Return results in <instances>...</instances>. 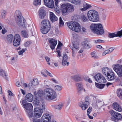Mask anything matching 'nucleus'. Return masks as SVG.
<instances>
[{
  "label": "nucleus",
  "mask_w": 122,
  "mask_h": 122,
  "mask_svg": "<svg viewBox=\"0 0 122 122\" xmlns=\"http://www.w3.org/2000/svg\"><path fill=\"white\" fill-rule=\"evenodd\" d=\"M44 97L48 101L55 99L57 97L56 92L51 88H48L44 89Z\"/></svg>",
  "instance_id": "f257e3e1"
},
{
  "label": "nucleus",
  "mask_w": 122,
  "mask_h": 122,
  "mask_svg": "<svg viewBox=\"0 0 122 122\" xmlns=\"http://www.w3.org/2000/svg\"><path fill=\"white\" fill-rule=\"evenodd\" d=\"M91 30L94 34L102 35L104 32L102 25L101 24H92L90 26Z\"/></svg>",
  "instance_id": "f03ea898"
},
{
  "label": "nucleus",
  "mask_w": 122,
  "mask_h": 122,
  "mask_svg": "<svg viewBox=\"0 0 122 122\" xmlns=\"http://www.w3.org/2000/svg\"><path fill=\"white\" fill-rule=\"evenodd\" d=\"M87 16L89 20L92 22H97L99 20L98 13L95 10H92L88 11L87 13Z\"/></svg>",
  "instance_id": "7ed1b4c3"
},
{
  "label": "nucleus",
  "mask_w": 122,
  "mask_h": 122,
  "mask_svg": "<svg viewBox=\"0 0 122 122\" xmlns=\"http://www.w3.org/2000/svg\"><path fill=\"white\" fill-rule=\"evenodd\" d=\"M50 24L48 20L44 19L41 22V30L43 34H47L50 30Z\"/></svg>",
  "instance_id": "20e7f679"
},
{
  "label": "nucleus",
  "mask_w": 122,
  "mask_h": 122,
  "mask_svg": "<svg viewBox=\"0 0 122 122\" xmlns=\"http://www.w3.org/2000/svg\"><path fill=\"white\" fill-rule=\"evenodd\" d=\"M61 10L62 15H65L67 13L73 12L74 10L72 5L69 3L64 4L61 5Z\"/></svg>",
  "instance_id": "39448f33"
},
{
  "label": "nucleus",
  "mask_w": 122,
  "mask_h": 122,
  "mask_svg": "<svg viewBox=\"0 0 122 122\" xmlns=\"http://www.w3.org/2000/svg\"><path fill=\"white\" fill-rule=\"evenodd\" d=\"M67 25L70 29L73 31L77 32L80 31L81 27L77 22H69L67 23Z\"/></svg>",
  "instance_id": "423d86ee"
},
{
  "label": "nucleus",
  "mask_w": 122,
  "mask_h": 122,
  "mask_svg": "<svg viewBox=\"0 0 122 122\" xmlns=\"http://www.w3.org/2000/svg\"><path fill=\"white\" fill-rule=\"evenodd\" d=\"M102 72L104 75L107 77V79L109 81L113 80L115 77L114 73L112 70L108 68H103L102 69Z\"/></svg>",
  "instance_id": "0eeeda50"
},
{
  "label": "nucleus",
  "mask_w": 122,
  "mask_h": 122,
  "mask_svg": "<svg viewBox=\"0 0 122 122\" xmlns=\"http://www.w3.org/2000/svg\"><path fill=\"white\" fill-rule=\"evenodd\" d=\"M33 104L35 107H39L40 108L45 109V105L44 100L40 97H37L35 98L33 102Z\"/></svg>",
  "instance_id": "6e6552de"
},
{
  "label": "nucleus",
  "mask_w": 122,
  "mask_h": 122,
  "mask_svg": "<svg viewBox=\"0 0 122 122\" xmlns=\"http://www.w3.org/2000/svg\"><path fill=\"white\" fill-rule=\"evenodd\" d=\"M110 114L112 116L111 119L113 121L117 122L122 118V115L121 114L113 110L111 111Z\"/></svg>",
  "instance_id": "1a4fd4ad"
},
{
  "label": "nucleus",
  "mask_w": 122,
  "mask_h": 122,
  "mask_svg": "<svg viewBox=\"0 0 122 122\" xmlns=\"http://www.w3.org/2000/svg\"><path fill=\"white\" fill-rule=\"evenodd\" d=\"M113 67L118 76L122 77V65L117 64L114 65Z\"/></svg>",
  "instance_id": "9d476101"
},
{
  "label": "nucleus",
  "mask_w": 122,
  "mask_h": 122,
  "mask_svg": "<svg viewBox=\"0 0 122 122\" xmlns=\"http://www.w3.org/2000/svg\"><path fill=\"white\" fill-rule=\"evenodd\" d=\"M21 102L26 112L31 111V110L33 109V106L31 104L26 102V100H22Z\"/></svg>",
  "instance_id": "9b49d317"
},
{
  "label": "nucleus",
  "mask_w": 122,
  "mask_h": 122,
  "mask_svg": "<svg viewBox=\"0 0 122 122\" xmlns=\"http://www.w3.org/2000/svg\"><path fill=\"white\" fill-rule=\"evenodd\" d=\"M94 78L97 82L100 83H104L106 81L105 77L100 73L96 75Z\"/></svg>",
  "instance_id": "f8f14e48"
},
{
  "label": "nucleus",
  "mask_w": 122,
  "mask_h": 122,
  "mask_svg": "<svg viewBox=\"0 0 122 122\" xmlns=\"http://www.w3.org/2000/svg\"><path fill=\"white\" fill-rule=\"evenodd\" d=\"M21 41L20 36L18 34H15L14 37L13 44L15 46H18L20 44Z\"/></svg>",
  "instance_id": "ddd939ff"
},
{
  "label": "nucleus",
  "mask_w": 122,
  "mask_h": 122,
  "mask_svg": "<svg viewBox=\"0 0 122 122\" xmlns=\"http://www.w3.org/2000/svg\"><path fill=\"white\" fill-rule=\"evenodd\" d=\"M46 109L45 107L44 109L41 108L39 109L37 107L35 108L34 109L35 112L34 116L37 117H40L42 115L43 111H45Z\"/></svg>",
  "instance_id": "4468645a"
},
{
  "label": "nucleus",
  "mask_w": 122,
  "mask_h": 122,
  "mask_svg": "<svg viewBox=\"0 0 122 122\" xmlns=\"http://www.w3.org/2000/svg\"><path fill=\"white\" fill-rule=\"evenodd\" d=\"M16 22L17 24L20 26L25 27L26 21L23 18L21 17V18H19L16 19Z\"/></svg>",
  "instance_id": "2eb2a0df"
},
{
  "label": "nucleus",
  "mask_w": 122,
  "mask_h": 122,
  "mask_svg": "<svg viewBox=\"0 0 122 122\" xmlns=\"http://www.w3.org/2000/svg\"><path fill=\"white\" fill-rule=\"evenodd\" d=\"M122 35V30L118 31L117 32L109 33L108 36L110 38H113L115 37H121Z\"/></svg>",
  "instance_id": "dca6fc26"
},
{
  "label": "nucleus",
  "mask_w": 122,
  "mask_h": 122,
  "mask_svg": "<svg viewBox=\"0 0 122 122\" xmlns=\"http://www.w3.org/2000/svg\"><path fill=\"white\" fill-rule=\"evenodd\" d=\"M44 4L47 7L51 9L54 6V2L53 0H43Z\"/></svg>",
  "instance_id": "f3484780"
},
{
  "label": "nucleus",
  "mask_w": 122,
  "mask_h": 122,
  "mask_svg": "<svg viewBox=\"0 0 122 122\" xmlns=\"http://www.w3.org/2000/svg\"><path fill=\"white\" fill-rule=\"evenodd\" d=\"M44 4L47 7L51 9L54 6V2L53 0H43Z\"/></svg>",
  "instance_id": "a211bd4d"
},
{
  "label": "nucleus",
  "mask_w": 122,
  "mask_h": 122,
  "mask_svg": "<svg viewBox=\"0 0 122 122\" xmlns=\"http://www.w3.org/2000/svg\"><path fill=\"white\" fill-rule=\"evenodd\" d=\"M51 118L50 114L47 113H45L41 117L42 122H50Z\"/></svg>",
  "instance_id": "6ab92c4d"
},
{
  "label": "nucleus",
  "mask_w": 122,
  "mask_h": 122,
  "mask_svg": "<svg viewBox=\"0 0 122 122\" xmlns=\"http://www.w3.org/2000/svg\"><path fill=\"white\" fill-rule=\"evenodd\" d=\"M48 42L51 49L52 50L54 49L57 43V41L53 38H50L48 39Z\"/></svg>",
  "instance_id": "aec40b11"
},
{
  "label": "nucleus",
  "mask_w": 122,
  "mask_h": 122,
  "mask_svg": "<svg viewBox=\"0 0 122 122\" xmlns=\"http://www.w3.org/2000/svg\"><path fill=\"white\" fill-rule=\"evenodd\" d=\"M77 87V92L80 93L85 92V90L83 87V85L81 83H77L76 84Z\"/></svg>",
  "instance_id": "412c9836"
},
{
  "label": "nucleus",
  "mask_w": 122,
  "mask_h": 122,
  "mask_svg": "<svg viewBox=\"0 0 122 122\" xmlns=\"http://www.w3.org/2000/svg\"><path fill=\"white\" fill-rule=\"evenodd\" d=\"M39 84L37 78L34 79L32 81L30 82L28 85V87L30 89L33 88L34 86L38 85Z\"/></svg>",
  "instance_id": "4be33fe9"
},
{
  "label": "nucleus",
  "mask_w": 122,
  "mask_h": 122,
  "mask_svg": "<svg viewBox=\"0 0 122 122\" xmlns=\"http://www.w3.org/2000/svg\"><path fill=\"white\" fill-rule=\"evenodd\" d=\"M68 56L66 54L63 55L62 61V64L63 66H65L66 65L67 66H68L69 64V62H67Z\"/></svg>",
  "instance_id": "5701e85b"
},
{
  "label": "nucleus",
  "mask_w": 122,
  "mask_h": 122,
  "mask_svg": "<svg viewBox=\"0 0 122 122\" xmlns=\"http://www.w3.org/2000/svg\"><path fill=\"white\" fill-rule=\"evenodd\" d=\"M113 109L116 111L119 112L122 111V109L121 107L117 102H114L112 105Z\"/></svg>",
  "instance_id": "b1692460"
},
{
  "label": "nucleus",
  "mask_w": 122,
  "mask_h": 122,
  "mask_svg": "<svg viewBox=\"0 0 122 122\" xmlns=\"http://www.w3.org/2000/svg\"><path fill=\"white\" fill-rule=\"evenodd\" d=\"M83 8L80 9V10L82 11L86 10L92 7L90 5L85 2L83 3Z\"/></svg>",
  "instance_id": "393cba45"
},
{
  "label": "nucleus",
  "mask_w": 122,
  "mask_h": 122,
  "mask_svg": "<svg viewBox=\"0 0 122 122\" xmlns=\"http://www.w3.org/2000/svg\"><path fill=\"white\" fill-rule=\"evenodd\" d=\"M46 15L45 11L43 9L41 8L39 11V18L41 19H43Z\"/></svg>",
  "instance_id": "a878e982"
},
{
  "label": "nucleus",
  "mask_w": 122,
  "mask_h": 122,
  "mask_svg": "<svg viewBox=\"0 0 122 122\" xmlns=\"http://www.w3.org/2000/svg\"><path fill=\"white\" fill-rule=\"evenodd\" d=\"M46 73L47 74L51 77H53L54 76V74L52 73L49 72L46 69H44L43 70L41 71V73L43 76L45 77H47V76L44 74V73Z\"/></svg>",
  "instance_id": "bb28decb"
},
{
  "label": "nucleus",
  "mask_w": 122,
  "mask_h": 122,
  "mask_svg": "<svg viewBox=\"0 0 122 122\" xmlns=\"http://www.w3.org/2000/svg\"><path fill=\"white\" fill-rule=\"evenodd\" d=\"M33 95L31 93L27 94L25 97V99L23 100H26V102H31L33 99Z\"/></svg>",
  "instance_id": "cd10ccee"
},
{
  "label": "nucleus",
  "mask_w": 122,
  "mask_h": 122,
  "mask_svg": "<svg viewBox=\"0 0 122 122\" xmlns=\"http://www.w3.org/2000/svg\"><path fill=\"white\" fill-rule=\"evenodd\" d=\"M55 2V6H54V10L57 13H60V11L59 9V7L58 5L59 0H54Z\"/></svg>",
  "instance_id": "c85d7f7f"
},
{
  "label": "nucleus",
  "mask_w": 122,
  "mask_h": 122,
  "mask_svg": "<svg viewBox=\"0 0 122 122\" xmlns=\"http://www.w3.org/2000/svg\"><path fill=\"white\" fill-rule=\"evenodd\" d=\"M88 105H89L83 103L82 102H80L79 104V106L81 107L83 110H86L88 107Z\"/></svg>",
  "instance_id": "c756f323"
},
{
  "label": "nucleus",
  "mask_w": 122,
  "mask_h": 122,
  "mask_svg": "<svg viewBox=\"0 0 122 122\" xmlns=\"http://www.w3.org/2000/svg\"><path fill=\"white\" fill-rule=\"evenodd\" d=\"M50 20L52 22L56 21L58 19L57 18L52 12H50Z\"/></svg>",
  "instance_id": "7c9ffc66"
},
{
  "label": "nucleus",
  "mask_w": 122,
  "mask_h": 122,
  "mask_svg": "<svg viewBox=\"0 0 122 122\" xmlns=\"http://www.w3.org/2000/svg\"><path fill=\"white\" fill-rule=\"evenodd\" d=\"M114 48L113 47H111L108 50L104 51L102 53V55L104 56L107 54H109L112 51L114 50Z\"/></svg>",
  "instance_id": "2f4dec72"
},
{
  "label": "nucleus",
  "mask_w": 122,
  "mask_h": 122,
  "mask_svg": "<svg viewBox=\"0 0 122 122\" xmlns=\"http://www.w3.org/2000/svg\"><path fill=\"white\" fill-rule=\"evenodd\" d=\"M0 75L4 77L7 80H8L5 72L3 69H0Z\"/></svg>",
  "instance_id": "473e14b6"
},
{
  "label": "nucleus",
  "mask_w": 122,
  "mask_h": 122,
  "mask_svg": "<svg viewBox=\"0 0 122 122\" xmlns=\"http://www.w3.org/2000/svg\"><path fill=\"white\" fill-rule=\"evenodd\" d=\"M15 15L16 19L19 18H21V17H23L20 11L19 10H16L15 11Z\"/></svg>",
  "instance_id": "72a5a7b5"
},
{
  "label": "nucleus",
  "mask_w": 122,
  "mask_h": 122,
  "mask_svg": "<svg viewBox=\"0 0 122 122\" xmlns=\"http://www.w3.org/2000/svg\"><path fill=\"white\" fill-rule=\"evenodd\" d=\"M68 1L75 5L80 4L81 1L80 0H67Z\"/></svg>",
  "instance_id": "f704fd0d"
},
{
  "label": "nucleus",
  "mask_w": 122,
  "mask_h": 122,
  "mask_svg": "<svg viewBox=\"0 0 122 122\" xmlns=\"http://www.w3.org/2000/svg\"><path fill=\"white\" fill-rule=\"evenodd\" d=\"M14 38V36L12 34H11L7 35V39L8 42H12Z\"/></svg>",
  "instance_id": "c9c22d12"
},
{
  "label": "nucleus",
  "mask_w": 122,
  "mask_h": 122,
  "mask_svg": "<svg viewBox=\"0 0 122 122\" xmlns=\"http://www.w3.org/2000/svg\"><path fill=\"white\" fill-rule=\"evenodd\" d=\"M22 36L24 38L28 37L29 36L27 32L25 30L21 31V32Z\"/></svg>",
  "instance_id": "e433bc0d"
},
{
  "label": "nucleus",
  "mask_w": 122,
  "mask_h": 122,
  "mask_svg": "<svg viewBox=\"0 0 122 122\" xmlns=\"http://www.w3.org/2000/svg\"><path fill=\"white\" fill-rule=\"evenodd\" d=\"M117 93L118 97L122 100V90L118 89L117 91Z\"/></svg>",
  "instance_id": "4c0bfd02"
},
{
  "label": "nucleus",
  "mask_w": 122,
  "mask_h": 122,
  "mask_svg": "<svg viewBox=\"0 0 122 122\" xmlns=\"http://www.w3.org/2000/svg\"><path fill=\"white\" fill-rule=\"evenodd\" d=\"M1 16L2 18H4L7 13L6 11L4 10H2L1 11Z\"/></svg>",
  "instance_id": "58836bf2"
},
{
  "label": "nucleus",
  "mask_w": 122,
  "mask_h": 122,
  "mask_svg": "<svg viewBox=\"0 0 122 122\" xmlns=\"http://www.w3.org/2000/svg\"><path fill=\"white\" fill-rule=\"evenodd\" d=\"M52 106L55 109H58L61 110L63 106V104L62 103L59 104L58 105H52Z\"/></svg>",
  "instance_id": "ea45409f"
},
{
  "label": "nucleus",
  "mask_w": 122,
  "mask_h": 122,
  "mask_svg": "<svg viewBox=\"0 0 122 122\" xmlns=\"http://www.w3.org/2000/svg\"><path fill=\"white\" fill-rule=\"evenodd\" d=\"M44 90L43 91L41 89L39 90L38 91L37 93L36 94L38 95L40 97L42 96L43 95H44Z\"/></svg>",
  "instance_id": "a19ab883"
},
{
  "label": "nucleus",
  "mask_w": 122,
  "mask_h": 122,
  "mask_svg": "<svg viewBox=\"0 0 122 122\" xmlns=\"http://www.w3.org/2000/svg\"><path fill=\"white\" fill-rule=\"evenodd\" d=\"M81 18L82 21L83 22H87L89 20L88 19L86 15H82L81 16Z\"/></svg>",
  "instance_id": "79ce46f5"
},
{
  "label": "nucleus",
  "mask_w": 122,
  "mask_h": 122,
  "mask_svg": "<svg viewBox=\"0 0 122 122\" xmlns=\"http://www.w3.org/2000/svg\"><path fill=\"white\" fill-rule=\"evenodd\" d=\"M91 57L93 58L97 59L98 58V56L95 51H94L92 52L91 53Z\"/></svg>",
  "instance_id": "37998d69"
},
{
  "label": "nucleus",
  "mask_w": 122,
  "mask_h": 122,
  "mask_svg": "<svg viewBox=\"0 0 122 122\" xmlns=\"http://www.w3.org/2000/svg\"><path fill=\"white\" fill-rule=\"evenodd\" d=\"M79 42L78 41L74 42L73 43V45L74 48L72 47V48H75L78 49L79 48Z\"/></svg>",
  "instance_id": "c03bdc74"
},
{
  "label": "nucleus",
  "mask_w": 122,
  "mask_h": 122,
  "mask_svg": "<svg viewBox=\"0 0 122 122\" xmlns=\"http://www.w3.org/2000/svg\"><path fill=\"white\" fill-rule=\"evenodd\" d=\"M72 20L74 22H77L78 21L79 19L78 17V16L76 15H75L72 17Z\"/></svg>",
  "instance_id": "a18cd8bd"
},
{
  "label": "nucleus",
  "mask_w": 122,
  "mask_h": 122,
  "mask_svg": "<svg viewBox=\"0 0 122 122\" xmlns=\"http://www.w3.org/2000/svg\"><path fill=\"white\" fill-rule=\"evenodd\" d=\"M28 114V117L30 118L33 117V114L32 112V109L31 110V111H29L28 112H26Z\"/></svg>",
  "instance_id": "49530a36"
},
{
  "label": "nucleus",
  "mask_w": 122,
  "mask_h": 122,
  "mask_svg": "<svg viewBox=\"0 0 122 122\" xmlns=\"http://www.w3.org/2000/svg\"><path fill=\"white\" fill-rule=\"evenodd\" d=\"M82 44L86 46V47L87 48H90L91 47V46L89 45L88 43L86 41H84L82 42Z\"/></svg>",
  "instance_id": "de8ad7c7"
},
{
  "label": "nucleus",
  "mask_w": 122,
  "mask_h": 122,
  "mask_svg": "<svg viewBox=\"0 0 122 122\" xmlns=\"http://www.w3.org/2000/svg\"><path fill=\"white\" fill-rule=\"evenodd\" d=\"M105 84H100L97 83L96 85L97 87L100 89H102L105 86Z\"/></svg>",
  "instance_id": "09e8293b"
},
{
  "label": "nucleus",
  "mask_w": 122,
  "mask_h": 122,
  "mask_svg": "<svg viewBox=\"0 0 122 122\" xmlns=\"http://www.w3.org/2000/svg\"><path fill=\"white\" fill-rule=\"evenodd\" d=\"M73 78L76 81H79L81 80V78L78 75H76L73 77Z\"/></svg>",
  "instance_id": "8fccbe9b"
},
{
  "label": "nucleus",
  "mask_w": 122,
  "mask_h": 122,
  "mask_svg": "<svg viewBox=\"0 0 122 122\" xmlns=\"http://www.w3.org/2000/svg\"><path fill=\"white\" fill-rule=\"evenodd\" d=\"M44 84L46 87H49L51 85V83L49 81L45 80L44 82Z\"/></svg>",
  "instance_id": "3c124183"
},
{
  "label": "nucleus",
  "mask_w": 122,
  "mask_h": 122,
  "mask_svg": "<svg viewBox=\"0 0 122 122\" xmlns=\"http://www.w3.org/2000/svg\"><path fill=\"white\" fill-rule=\"evenodd\" d=\"M54 88L56 90L60 91L61 90L62 87L59 85H56L55 86Z\"/></svg>",
  "instance_id": "603ef678"
},
{
  "label": "nucleus",
  "mask_w": 122,
  "mask_h": 122,
  "mask_svg": "<svg viewBox=\"0 0 122 122\" xmlns=\"http://www.w3.org/2000/svg\"><path fill=\"white\" fill-rule=\"evenodd\" d=\"M72 51V56L73 57H74L76 56V54L77 52V49L75 48H71Z\"/></svg>",
  "instance_id": "864d4df0"
},
{
  "label": "nucleus",
  "mask_w": 122,
  "mask_h": 122,
  "mask_svg": "<svg viewBox=\"0 0 122 122\" xmlns=\"http://www.w3.org/2000/svg\"><path fill=\"white\" fill-rule=\"evenodd\" d=\"M41 3V0H35L33 4L35 5H40Z\"/></svg>",
  "instance_id": "5fc2aeb1"
},
{
  "label": "nucleus",
  "mask_w": 122,
  "mask_h": 122,
  "mask_svg": "<svg viewBox=\"0 0 122 122\" xmlns=\"http://www.w3.org/2000/svg\"><path fill=\"white\" fill-rule=\"evenodd\" d=\"M31 44V42L30 41H27L25 42L24 46L25 47H29Z\"/></svg>",
  "instance_id": "6e6d98bb"
},
{
  "label": "nucleus",
  "mask_w": 122,
  "mask_h": 122,
  "mask_svg": "<svg viewBox=\"0 0 122 122\" xmlns=\"http://www.w3.org/2000/svg\"><path fill=\"white\" fill-rule=\"evenodd\" d=\"M64 25V22L61 18L60 17L59 18V26L60 27L63 26Z\"/></svg>",
  "instance_id": "4d7b16f0"
},
{
  "label": "nucleus",
  "mask_w": 122,
  "mask_h": 122,
  "mask_svg": "<svg viewBox=\"0 0 122 122\" xmlns=\"http://www.w3.org/2000/svg\"><path fill=\"white\" fill-rule=\"evenodd\" d=\"M104 41L101 40H95L94 41V42L95 43H102V42H104Z\"/></svg>",
  "instance_id": "13d9d810"
},
{
  "label": "nucleus",
  "mask_w": 122,
  "mask_h": 122,
  "mask_svg": "<svg viewBox=\"0 0 122 122\" xmlns=\"http://www.w3.org/2000/svg\"><path fill=\"white\" fill-rule=\"evenodd\" d=\"M26 49H22V50L19 51L18 52V54L19 55H23V53L24 52Z\"/></svg>",
  "instance_id": "bf43d9fd"
},
{
  "label": "nucleus",
  "mask_w": 122,
  "mask_h": 122,
  "mask_svg": "<svg viewBox=\"0 0 122 122\" xmlns=\"http://www.w3.org/2000/svg\"><path fill=\"white\" fill-rule=\"evenodd\" d=\"M16 86L18 87H20L22 85V83L21 81V82H19V81H17L16 82Z\"/></svg>",
  "instance_id": "052dcab7"
},
{
  "label": "nucleus",
  "mask_w": 122,
  "mask_h": 122,
  "mask_svg": "<svg viewBox=\"0 0 122 122\" xmlns=\"http://www.w3.org/2000/svg\"><path fill=\"white\" fill-rule=\"evenodd\" d=\"M84 79L85 81H88L90 83H91L92 82V81L91 79L88 77H85L84 78Z\"/></svg>",
  "instance_id": "680f3d73"
},
{
  "label": "nucleus",
  "mask_w": 122,
  "mask_h": 122,
  "mask_svg": "<svg viewBox=\"0 0 122 122\" xmlns=\"http://www.w3.org/2000/svg\"><path fill=\"white\" fill-rule=\"evenodd\" d=\"M88 99L89 97H86L85 99V102H84L85 103H86V104L89 105V103L88 102Z\"/></svg>",
  "instance_id": "e2e57ef3"
},
{
  "label": "nucleus",
  "mask_w": 122,
  "mask_h": 122,
  "mask_svg": "<svg viewBox=\"0 0 122 122\" xmlns=\"http://www.w3.org/2000/svg\"><path fill=\"white\" fill-rule=\"evenodd\" d=\"M81 30L82 32L83 33L86 32H87V30L85 27L82 26V27L81 28Z\"/></svg>",
  "instance_id": "0e129e2a"
},
{
  "label": "nucleus",
  "mask_w": 122,
  "mask_h": 122,
  "mask_svg": "<svg viewBox=\"0 0 122 122\" xmlns=\"http://www.w3.org/2000/svg\"><path fill=\"white\" fill-rule=\"evenodd\" d=\"M92 108L91 107H90L87 110V114H90L92 111Z\"/></svg>",
  "instance_id": "69168bd1"
},
{
  "label": "nucleus",
  "mask_w": 122,
  "mask_h": 122,
  "mask_svg": "<svg viewBox=\"0 0 122 122\" xmlns=\"http://www.w3.org/2000/svg\"><path fill=\"white\" fill-rule=\"evenodd\" d=\"M8 92L9 93V96H14V94L12 93L11 91L10 90H8Z\"/></svg>",
  "instance_id": "338daca9"
},
{
  "label": "nucleus",
  "mask_w": 122,
  "mask_h": 122,
  "mask_svg": "<svg viewBox=\"0 0 122 122\" xmlns=\"http://www.w3.org/2000/svg\"><path fill=\"white\" fill-rule=\"evenodd\" d=\"M41 120L40 119H35L33 120V122H41Z\"/></svg>",
  "instance_id": "774afa93"
}]
</instances>
